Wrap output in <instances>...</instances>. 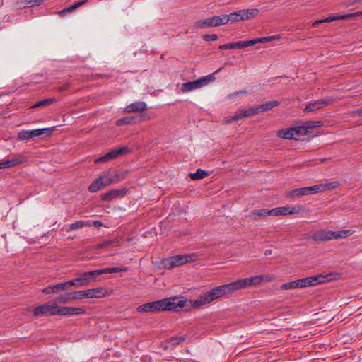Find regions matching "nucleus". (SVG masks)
<instances>
[{
    "mask_svg": "<svg viewBox=\"0 0 362 362\" xmlns=\"http://www.w3.org/2000/svg\"><path fill=\"white\" fill-rule=\"evenodd\" d=\"M354 234L352 230L332 231L329 230H320L311 233L309 237L315 242H323L334 239L345 238Z\"/></svg>",
    "mask_w": 362,
    "mask_h": 362,
    "instance_id": "obj_1",
    "label": "nucleus"
},
{
    "mask_svg": "<svg viewBox=\"0 0 362 362\" xmlns=\"http://www.w3.org/2000/svg\"><path fill=\"white\" fill-rule=\"evenodd\" d=\"M197 259L198 256L194 253L180 255L163 259L161 264L164 268L170 269L174 267L182 266L186 263L194 262Z\"/></svg>",
    "mask_w": 362,
    "mask_h": 362,
    "instance_id": "obj_2",
    "label": "nucleus"
},
{
    "mask_svg": "<svg viewBox=\"0 0 362 362\" xmlns=\"http://www.w3.org/2000/svg\"><path fill=\"white\" fill-rule=\"evenodd\" d=\"M222 69L220 68L217 71H216L214 74H209L208 76L202 77L197 80L194 81H189L187 83H184L181 88L180 90L182 93L190 92L193 90L200 88L209 84V83L214 81L216 79L215 74L219 72Z\"/></svg>",
    "mask_w": 362,
    "mask_h": 362,
    "instance_id": "obj_3",
    "label": "nucleus"
},
{
    "mask_svg": "<svg viewBox=\"0 0 362 362\" xmlns=\"http://www.w3.org/2000/svg\"><path fill=\"white\" fill-rule=\"evenodd\" d=\"M112 291H108L103 287L95 288L92 289H87L85 291H74V296L76 299L83 298H100L105 296H109L112 294Z\"/></svg>",
    "mask_w": 362,
    "mask_h": 362,
    "instance_id": "obj_4",
    "label": "nucleus"
},
{
    "mask_svg": "<svg viewBox=\"0 0 362 362\" xmlns=\"http://www.w3.org/2000/svg\"><path fill=\"white\" fill-rule=\"evenodd\" d=\"M259 10L257 8L243 9L231 13L228 16L230 21L235 22L254 18L259 14Z\"/></svg>",
    "mask_w": 362,
    "mask_h": 362,
    "instance_id": "obj_5",
    "label": "nucleus"
},
{
    "mask_svg": "<svg viewBox=\"0 0 362 362\" xmlns=\"http://www.w3.org/2000/svg\"><path fill=\"white\" fill-rule=\"evenodd\" d=\"M57 304L54 300L49 301L46 303L36 307L33 310V315L35 316L46 315L50 314L52 315H57Z\"/></svg>",
    "mask_w": 362,
    "mask_h": 362,
    "instance_id": "obj_6",
    "label": "nucleus"
},
{
    "mask_svg": "<svg viewBox=\"0 0 362 362\" xmlns=\"http://www.w3.org/2000/svg\"><path fill=\"white\" fill-rule=\"evenodd\" d=\"M130 152V149L127 146H122L119 148H116L110 151L105 156L99 157L95 160V163H105L111 160H114L122 155L127 154Z\"/></svg>",
    "mask_w": 362,
    "mask_h": 362,
    "instance_id": "obj_7",
    "label": "nucleus"
},
{
    "mask_svg": "<svg viewBox=\"0 0 362 362\" xmlns=\"http://www.w3.org/2000/svg\"><path fill=\"white\" fill-rule=\"evenodd\" d=\"M259 113V110L257 107H251L248 110H240L233 116L227 117L225 119V124H230L233 121H238L243 117H251Z\"/></svg>",
    "mask_w": 362,
    "mask_h": 362,
    "instance_id": "obj_8",
    "label": "nucleus"
},
{
    "mask_svg": "<svg viewBox=\"0 0 362 362\" xmlns=\"http://www.w3.org/2000/svg\"><path fill=\"white\" fill-rule=\"evenodd\" d=\"M28 161L26 157L21 155H16L11 158H7L0 162V169H6L15 167Z\"/></svg>",
    "mask_w": 362,
    "mask_h": 362,
    "instance_id": "obj_9",
    "label": "nucleus"
},
{
    "mask_svg": "<svg viewBox=\"0 0 362 362\" xmlns=\"http://www.w3.org/2000/svg\"><path fill=\"white\" fill-rule=\"evenodd\" d=\"M168 305V310L170 311H178L182 308H185L187 299L182 296H174L167 298Z\"/></svg>",
    "mask_w": 362,
    "mask_h": 362,
    "instance_id": "obj_10",
    "label": "nucleus"
},
{
    "mask_svg": "<svg viewBox=\"0 0 362 362\" xmlns=\"http://www.w3.org/2000/svg\"><path fill=\"white\" fill-rule=\"evenodd\" d=\"M326 277L322 275L298 279L300 288L315 286L325 281Z\"/></svg>",
    "mask_w": 362,
    "mask_h": 362,
    "instance_id": "obj_11",
    "label": "nucleus"
},
{
    "mask_svg": "<svg viewBox=\"0 0 362 362\" xmlns=\"http://www.w3.org/2000/svg\"><path fill=\"white\" fill-rule=\"evenodd\" d=\"M338 186L337 182H327L325 184L316 185L310 187H306L308 194H315L323 192L325 189H334Z\"/></svg>",
    "mask_w": 362,
    "mask_h": 362,
    "instance_id": "obj_12",
    "label": "nucleus"
},
{
    "mask_svg": "<svg viewBox=\"0 0 362 362\" xmlns=\"http://www.w3.org/2000/svg\"><path fill=\"white\" fill-rule=\"evenodd\" d=\"M86 310L83 308H75V307H69L64 306L57 307V313L59 315H80L85 314Z\"/></svg>",
    "mask_w": 362,
    "mask_h": 362,
    "instance_id": "obj_13",
    "label": "nucleus"
},
{
    "mask_svg": "<svg viewBox=\"0 0 362 362\" xmlns=\"http://www.w3.org/2000/svg\"><path fill=\"white\" fill-rule=\"evenodd\" d=\"M331 99L318 100L314 102L309 103L304 109L305 112H310L320 110L324 107L328 105L331 103Z\"/></svg>",
    "mask_w": 362,
    "mask_h": 362,
    "instance_id": "obj_14",
    "label": "nucleus"
},
{
    "mask_svg": "<svg viewBox=\"0 0 362 362\" xmlns=\"http://www.w3.org/2000/svg\"><path fill=\"white\" fill-rule=\"evenodd\" d=\"M361 12H356L353 13H349L345 15H341V16H329L325 19L318 20L313 23V27H316L317 25L322 23H329L337 20H346L349 18H352L355 17L356 15L361 13Z\"/></svg>",
    "mask_w": 362,
    "mask_h": 362,
    "instance_id": "obj_15",
    "label": "nucleus"
},
{
    "mask_svg": "<svg viewBox=\"0 0 362 362\" xmlns=\"http://www.w3.org/2000/svg\"><path fill=\"white\" fill-rule=\"evenodd\" d=\"M147 109V105L144 102L138 101L134 102L129 105H127L124 108V112L126 113H132V112H141Z\"/></svg>",
    "mask_w": 362,
    "mask_h": 362,
    "instance_id": "obj_16",
    "label": "nucleus"
},
{
    "mask_svg": "<svg viewBox=\"0 0 362 362\" xmlns=\"http://www.w3.org/2000/svg\"><path fill=\"white\" fill-rule=\"evenodd\" d=\"M104 185V187L111 185L114 182H117L120 180V176L118 173H105L99 177Z\"/></svg>",
    "mask_w": 362,
    "mask_h": 362,
    "instance_id": "obj_17",
    "label": "nucleus"
},
{
    "mask_svg": "<svg viewBox=\"0 0 362 362\" xmlns=\"http://www.w3.org/2000/svg\"><path fill=\"white\" fill-rule=\"evenodd\" d=\"M308 194V189L305 187L295 189L285 193V197L289 199H295Z\"/></svg>",
    "mask_w": 362,
    "mask_h": 362,
    "instance_id": "obj_18",
    "label": "nucleus"
},
{
    "mask_svg": "<svg viewBox=\"0 0 362 362\" xmlns=\"http://www.w3.org/2000/svg\"><path fill=\"white\" fill-rule=\"evenodd\" d=\"M125 194L124 189H112L102 194V200L111 201L118 197H122Z\"/></svg>",
    "mask_w": 362,
    "mask_h": 362,
    "instance_id": "obj_19",
    "label": "nucleus"
},
{
    "mask_svg": "<svg viewBox=\"0 0 362 362\" xmlns=\"http://www.w3.org/2000/svg\"><path fill=\"white\" fill-rule=\"evenodd\" d=\"M209 19L211 27L226 25L230 21V18H228V15L214 16L213 17H210Z\"/></svg>",
    "mask_w": 362,
    "mask_h": 362,
    "instance_id": "obj_20",
    "label": "nucleus"
},
{
    "mask_svg": "<svg viewBox=\"0 0 362 362\" xmlns=\"http://www.w3.org/2000/svg\"><path fill=\"white\" fill-rule=\"evenodd\" d=\"M272 209L268 210L266 209H257L251 212L250 216H254L255 220L262 219L267 216H272Z\"/></svg>",
    "mask_w": 362,
    "mask_h": 362,
    "instance_id": "obj_21",
    "label": "nucleus"
},
{
    "mask_svg": "<svg viewBox=\"0 0 362 362\" xmlns=\"http://www.w3.org/2000/svg\"><path fill=\"white\" fill-rule=\"evenodd\" d=\"M64 290H66V284L63 282L54 286H47L42 290V292L46 294H49L51 293H56L58 292L59 291Z\"/></svg>",
    "mask_w": 362,
    "mask_h": 362,
    "instance_id": "obj_22",
    "label": "nucleus"
},
{
    "mask_svg": "<svg viewBox=\"0 0 362 362\" xmlns=\"http://www.w3.org/2000/svg\"><path fill=\"white\" fill-rule=\"evenodd\" d=\"M276 136L284 139H294L293 130L292 127L279 130L276 132Z\"/></svg>",
    "mask_w": 362,
    "mask_h": 362,
    "instance_id": "obj_23",
    "label": "nucleus"
},
{
    "mask_svg": "<svg viewBox=\"0 0 362 362\" xmlns=\"http://www.w3.org/2000/svg\"><path fill=\"white\" fill-rule=\"evenodd\" d=\"M54 129V127L52 128H44V129H36L30 130V134L32 135L33 139L35 137H38L42 136L44 134H47L48 136H49L53 130Z\"/></svg>",
    "mask_w": 362,
    "mask_h": 362,
    "instance_id": "obj_24",
    "label": "nucleus"
},
{
    "mask_svg": "<svg viewBox=\"0 0 362 362\" xmlns=\"http://www.w3.org/2000/svg\"><path fill=\"white\" fill-rule=\"evenodd\" d=\"M137 311L138 312H150V313L157 312L156 301L145 303L141 305H139L137 308Z\"/></svg>",
    "mask_w": 362,
    "mask_h": 362,
    "instance_id": "obj_25",
    "label": "nucleus"
},
{
    "mask_svg": "<svg viewBox=\"0 0 362 362\" xmlns=\"http://www.w3.org/2000/svg\"><path fill=\"white\" fill-rule=\"evenodd\" d=\"M292 128L293 130L294 140L300 139L301 136L306 135L308 133L304 124L303 126Z\"/></svg>",
    "mask_w": 362,
    "mask_h": 362,
    "instance_id": "obj_26",
    "label": "nucleus"
},
{
    "mask_svg": "<svg viewBox=\"0 0 362 362\" xmlns=\"http://www.w3.org/2000/svg\"><path fill=\"white\" fill-rule=\"evenodd\" d=\"M104 188V185L100 177L95 179L89 186L88 189L90 192H96Z\"/></svg>",
    "mask_w": 362,
    "mask_h": 362,
    "instance_id": "obj_27",
    "label": "nucleus"
},
{
    "mask_svg": "<svg viewBox=\"0 0 362 362\" xmlns=\"http://www.w3.org/2000/svg\"><path fill=\"white\" fill-rule=\"evenodd\" d=\"M226 294L232 293L240 289L238 281L231 282L224 285Z\"/></svg>",
    "mask_w": 362,
    "mask_h": 362,
    "instance_id": "obj_28",
    "label": "nucleus"
},
{
    "mask_svg": "<svg viewBox=\"0 0 362 362\" xmlns=\"http://www.w3.org/2000/svg\"><path fill=\"white\" fill-rule=\"evenodd\" d=\"M74 299H76L75 296H74V292H71L59 296L55 299V300H54V302H56L57 304V303H66L69 300Z\"/></svg>",
    "mask_w": 362,
    "mask_h": 362,
    "instance_id": "obj_29",
    "label": "nucleus"
},
{
    "mask_svg": "<svg viewBox=\"0 0 362 362\" xmlns=\"http://www.w3.org/2000/svg\"><path fill=\"white\" fill-rule=\"evenodd\" d=\"M185 339L186 337L183 335L173 337L168 341V346L174 347L175 346H177L180 343L183 342Z\"/></svg>",
    "mask_w": 362,
    "mask_h": 362,
    "instance_id": "obj_30",
    "label": "nucleus"
},
{
    "mask_svg": "<svg viewBox=\"0 0 362 362\" xmlns=\"http://www.w3.org/2000/svg\"><path fill=\"white\" fill-rule=\"evenodd\" d=\"M279 105V103L278 101H270L258 106V108L259 110V112H262L270 110Z\"/></svg>",
    "mask_w": 362,
    "mask_h": 362,
    "instance_id": "obj_31",
    "label": "nucleus"
},
{
    "mask_svg": "<svg viewBox=\"0 0 362 362\" xmlns=\"http://www.w3.org/2000/svg\"><path fill=\"white\" fill-rule=\"evenodd\" d=\"M192 306L194 308H199L202 305L209 303L204 294L202 295L198 299L190 300Z\"/></svg>",
    "mask_w": 362,
    "mask_h": 362,
    "instance_id": "obj_32",
    "label": "nucleus"
},
{
    "mask_svg": "<svg viewBox=\"0 0 362 362\" xmlns=\"http://www.w3.org/2000/svg\"><path fill=\"white\" fill-rule=\"evenodd\" d=\"M78 280H79V285L81 286H87L90 282H92L88 272L80 274V276L78 277Z\"/></svg>",
    "mask_w": 362,
    "mask_h": 362,
    "instance_id": "obj_33",
    "label": "nucleus"
},
{
    "mask_svg": "<svg viewBox=\"0 0 362 362\" xmlns=\"http://www.w3.org/2000/svg\"><path fill=\"white\" fill-rule=\"evenodd\" d=\"M208 175V172L202 169H198L196 173H190L189 177L193 180L203 179Z\"/></svg>",
    "mask_w": 362,
    "mask_h": 362,
    "instance_id": "obj_34",
    "label": "nucleus"
},
{
    "mask_svg": "<svg viewBox=\"0 0 362 362\" xmlns=\"http://www.w3.org/2000/svg\"><path fill=\"white\" fill-rule=\"evenodd\" d=\"M101 274H106L110 273H117L127 272L128 269L127 267H109L103 269H100Z\"/></svg>",
    "mask_w": 362,
    "mask_h": 362,
    "instance_id": "obj_35",
    "label": "nucleus"
},
{
    "mask_svg": "<svg viewBox=\"0 0 362 362\" xmlns=\"http://www.w3.org/2000/svg\"><path fill=\"white\" fill-rule=\"evenodd\" d=\"M156 305L157 312L168 310L167 298L156 301Z\"/></svg>",
    "mask_w": 362,
    "mask_h": 362,
    "instance_id": "obj_36",
    "label": "nucleus"
},
{
    "mask_svg": "<svg viewBox=\"0 0 362 362\" xmlns=\"http://www.w3.org/2000/svg\"><path fill=\"white\" fill-rule=\"evenodd\" d=\"M33 139L30 130H22L18 134V141H30Z\"/></svg>",
    "mask_w": 362,
    "mask_h": 362,
    "instance_id": "obj_37",
    "label": "nucleus"
},
{
    "mask_svg": "<svg viewBox=\"0 0 362 362\" xmlns=\"http://www.w3.org/2000/svg\"><path fill=\"white\" fill-rule=\"evenodd\" d=\"M279 39H281V36L279 35H272V36H269V37L256 38V39H254V40L255 42V44H257V43L269 42L272 40H279Z\"/></svg>",
    "mask_w": 362,
    "mask_h": 362,
    "instance_id": "obj_38",
    "label": "nucleus"
},
{
    "mask_svg": "<svg viewBox=\"0 0 362 362\" xmlns=\"http://www.w3.org/2000/svg\"><path fill=\"white\" fill-rule=\"evenodd\" d=\"M87 1H88V0H81L80 1L76 2L71 6L61 11L59 13L62 14V13H65L66 12H71V11H74L75 9L78 8V7H80L81 6L83 5Z\"/></svg>",
    "mask_w": 362,
    "mask_h": 362,
    "instance_id": "obj_39",
    "label": "nucleus"
},
{
    "mask_svg": "<svg viewBox=\"0 0 362 362\" xmlns=\"http://www.w3.org/2000/svg\"><path fill=\"white\" fill-rule=\"evenodd\" d=\"M235 45V49H242L248 46L254 45H255V42L253 40H247V41H240L237 42H234Z\"/></svg>",
    "mask_w": 362,
    "mask_h": 362,
    "instance_id": "obj_40",
    "label": "nucleus"
},
{
    "mask_svg": "<svg viewBox=\"0 0 362 362\" xmlns=\"http://www.w3.org/2000/svg\"><path fill=\"white\" fill-rule=\"evenodd\" d=\"M209 18L194 23V26L199 28L211 27Z\"/></svg>",
    "mask_w": 362,
    "mask_h": 362,
    "instance_id": "obj_41",
    "label": "nucleus"
},
{
    "mask_svg": "<svg viewBox=\"0 0 362 362\" xmlns=\"http://www.w3.org/2000/svg\"><path fill=\"white\" fill-rule=\"evenodd\" d=\"M134 123V118L133 117H127L118 119L116 122L117 126H122L123 124H132Z\"/></svg>",
    "mask_w": 362,
    "mask_h": 362,
    "instance_id": "obj_42",
    "label": "nucleus"
},
{
    "mask_svg": "<svg viewBox=\"0 0 362 362\" xmlns=\"http://www.w3.org/2000/svg\"><path fill=\"white\" fill-rule=\"evenodd\" d=\"M54 101H55L54 98L45 99L43 100L38 101L37 103H36L35 105H33L32 106V108H37V107H42V106H45V105H48L52 104Z\"/></svg>",
    "mask_w": 362,
    "mask_h": 362,
    "instance_id": "obj_43",
    "label": "nucleus"
},
{
    "mask_svg": "<svg viewBox=\"0 0 362 362\" xmlns=\"http://www.w3.org/2000/svg\"><path fill=\"white\" fill-rule=\"evenodd\" d=\"M281 288V289H284V290L298 288H300L299 284H298V280H296L284 284Z\"/></svg>",
    "mask_w": 362,
    "mask_h": 362,
    "instance_id": "obj_44",
    "label": "nucleus"
},
{
    "mask_svg": "<svg viewBox=\"0 0 362 362\" xmlns=\"http://www.w3.org/2000/svg\"><path fill=\"white\" fill-rule=\"evenodd\" d=\"M287 209V214L292 215V214H298L303 209V206H286Z\"/></svg>",
    "mask_w": 362,
    "mask_h": 362,
    "instance_id": "obj_45",
    "label": "nucleus"
},
{
    "mask_svg": "<svg viewBox=\"0 0 362 362\" xmlns=\"http://www.w3.org/2000/svg\"><path fill=\"white\" fill-rule=\"evenodd\" d=\"M271 214L272 216L287 215L286 206L272 209Z\"/></svg>",
    "mask_w": 362,
    "mask_h": 362,
    "instance_id": "obj_46",
    "label": "nucleus"
},
{
    "mask_svg": "<svg viewBox=\"0 0 362 362\" xmlns=\"http://www.w3.org/2000/svg\"><path fill=\"white\" fill-rule=\"evenodd\" d=\"M304 125L308 130V129L321 127L322 125V122L321 121H308L305 122Z\"/></svg>",
    "mask_w": 362,
    "mask_h": 362,
    "instance_id": "obj_47",
    "label": "nucleus"
},
{
    "mask_svg": "<svg viewBox=\"0 0 362 362\" xmlns=\"http://www.w3.org/2000/svg\"><path fill=\"white\" fill-rule=\"evenodd\" d=\"M213 290L214 291L218 298L226 294L224 285L216 286L214 288Z\"/></svg>",
    "mask_w": 362,
    "mask_h": 362,
    "instance_id": "obj_48",
    "label": "nucleus"
},
{
    "mask_svg": "<svg viewBox=\"0 0 362 362\" xmlns=\"http://www.w3.org/2000/svg\"><path fill=\"white\" fill-rule=\"evenodd\" d=\"M257 276H258L260 284L262 282H270L273 279H274V276L273 274L258 275Z\"/></svg>",
    "mask_w": 362,
    "mask_h": 362,
    "instance_id": "obj_49",
    "label": "nucleus"
},
{
    "mask_svg": "<svg viewBox=\"0 0 362 362\" xmlns=\"http://www.w3.org/2000/svg\"><path fill=\"white\" fill-rule=\"evenodd\" d=\"M204 294L205 295L209 303H211L213 300L218 298V297L216 296V295L213 289L210 290L208 292L204 293Z\"/></svg>",
    "mask_w": 362,
    "mask_h": 362,
    "instance_id": "obj_50",
    "label": "nucleus"
},
{
    "mask_svg": "<svg viewBox=\"0 0 362 362\" xmlns=\"http://www.w3.org/2000/svg\"><path fill=\"white\" fill-rule=\"evenodd\" d=\"M84 226H85V222L83 221H76L75 223L70 224V226H69L70 229L72 230H78L80 228H82Z\"/></svg>",
    "mask_w": 362,
    "mask_h": 362,
    "instance_id": "obj_51",
    "label": "nucleus"
},
{
    "mask_svg": "<svg viewBox=\"0 0 362 362\" xmlns=\"http://www.w3.org/2000/svg\"><path fill=\"white\" fill-rule=\"evenodd\" d=\"M240 289L246 288L250 286V282L249 278L241 279L238 280Z\"/></svg>",
    "mask_w": 362,
    "mask_h": 362,
    "instance_id": "obj_52",
    "label": "nucleus"
},
{
    "mask_svg": "<svg viewBox=\"0 0 362 362\" xmlns=\"http://www.w3.org/2000/svg\"><path fill=\"white\" fill-rule=\"evenodd\" d=\"M42 3V0H32V1H30L28 2H26L24 4H20L19 6L21 7V6H23V7H26V6H35V5H40Z\"/></svg>",
    "mask_w": 362,
    "mask_h": 362,
    "instance_id": "obj_53",
    "label": "nucleus"
},
{
    "mask_svg": "<svg viewBox=\"0 0 362 362\" xmlns=\"http://www.w3.org/2000/svg\"><path fill=\"white\" fill-rule=\"evenodd\" d=\"M88 274L92 282L95 281L98 276L102 275L100 269L88 272Z\"/></svg>",
    "mask_w": 362,
    "mask_h": 362,
    "instance_id": "obj_54",
    "label": "nucleus"
},
{
    "mask_svg": "<svg viewBox=\"0 0 362 362\" xmlns=\"http://www.w3.org/2000/svg\"><path fill=\"white\" fill-rule=\"evenodd\" d=\"M204 39L206 41H214L218 39V36L216 34H207L204 35Z\"/></svg>",
    "mask_w": 362,
    "mask_h": 362,
    "instance_id": "obj_55",
    "label": "nucleus"
},
{
    "mask_svg": "<svg viewBox=\"0 0 362 362\" xmlns=\"http://www.w3.org/2000/svg\"><path fill=\"white\" fill-rule=\"evenodd\" d=\"M249 279H250V286L260 285V283H259L257 276H254L250 277Z\"/></svg>",
    "mask_w": 362,
    "mask_h": 362,
    "instance_id": "obj_56",
    "label": "nucleus"
},
{
    "mask_svg": "<svg viewBox=\"0 0 362 362\" xmlns=\"http://www.w3.org/2000/svg\"><path fill=\"white\" fill-rule=\"evenodd\" d=\"M66 284V287L67 288L68 286H78L79 285V280H78V278H76L73 280L64 282Z\"/></svg>",
    "mask_w": 362,
    "mask_h": 362,
    "instance_id": "obj_57",
    "label": "nucleus"
},
{
    "mask_svg": "<svg viewBox=\"0 0 362 362\" xmlns=\"http://www.w3.org/2000/svg\"><path fill=\"white\" fill-rule=\"evenodd\" d=\"M219 49H235V43L224 44V45H220Z\"/></svg>",
    "mask_w": 362,
    "mask_h": 362,
    "instance_id": "obj_58",
    "label": "nucleus"
},
{
    "mask_svg": "<svg viewBox=\"0 0 362 362\" xmlns=\"http://www.w3.org/2000/svg\"><path fill=\"white\" fill-rule=\"evenodd\" d=\"M117 241V240L116 239L113 240H107V241L104 242L103 243L99 244L97 247L103 248V247L108 246L114 243H116Z\"/></svg>",
    "mask_w": 362,
    "mask_h": 362,
    "instance_id": "obj_59",
    "label": "nucleus"
},
{
    "mask_svg": "<svg viewBox=\"0 0 362 362\" xmlns=\"http://www.w3.org/2000/svg\"><path fill=\"white\" fill-rule=\"evenodd\" d=\"M69 88V84L66 83L64 86L59 87L58 91L62 92V91H64V90L68 89Z\"/></svg>",
    "mask_w": 362,
    "mask_h": 362,
    "instance_id": "obj_60",
    "label": "nucleus"
},
{
    "mask_svg": "<svg viewBox=\"0 0 362 362\" xmlns=\"http://www.w3.org/2000/svg\"><path fill=\"white\" fill-rule=\"evenodd\" d=\"M93 226L95 228H100L103 226V223L100 221H95L93 223Z\"/></svg>",
    "mask_w": 362,
    "mask_h": 362,
    "instance_id": "obj_61",
    "label": "nucleus"
},
{
    "mask_svg": "<svg viewBox=\"0 0 362 362\" xmlns=\"http://www.w3.org/2000/svg\"><path fill=\"white\" fill-rule=\"evenodd\" d=\"M93 226V224H91L90 221L85 222V226H88V227H90V226Z\"/></svg>",
    "mask_w": 362,
    "mask_h": 362,
    "instance_id": "obj_62",
    "label": "nucleus"
},
{
    "mask_svg": "<svg viewBox=\"0 0 362 362\" xmlns=\"http://www.w3.org/2000/svg\"><path fill=\"white\" fill-rule=\"evenodd\" d=\"M356 112H357L358 115H362L361 109V110H358L356 111Z\"/></svg>",
    "mask_w": 362,
    "mask_h": 362,
    "instance_id": "obj_63",
    "label": "nucleus"
},
{
    "mask_svg": "<svg viewBox=\"0 0 362 362\" xmlns=\"http://www.w3.org/2000/svg\"><path fill=\"white\" fill-rule=\"evenodd\" d=\"M362 15V12L361 13L357 14V16ZM356 16V15L355 16Z\"/></svg>",
    "mask_w": 362,
    "mask_h": 362,
    "instance_id": "obj_64",
    "label": "nucleus"
}]
</instances>
